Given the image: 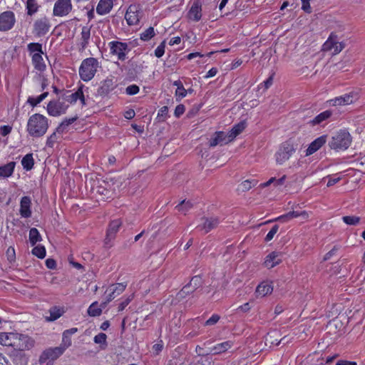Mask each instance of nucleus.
Instances as JSON below:
<instances>
[{
	"instance_id": "nucleus-1",
	"label": "nucleus",
	"mask_w": 365,
	"mask_h": 365,
	"mask_svg": "<svg viewBox=\"0 0 365 365\" xmlns=\"http://www.w3.org/2000/svg\"><path fill=\"white\" fill-rule=\"evenodd\" d=\"M301 147L302 143L299 138H290L283 142L275 154L277 163L282 165Z\"/></svg>"
},
{
	"instance_id": "nucleus-2",
	"label": "nucleus",
	"mask_w": 365,
	"mask_h": 365,
	"mask_svg": "<svg viewBox=\"0 0 365 365\" xmlns=\"http://www.w3.org/2000/svg\"><path fill=\"white\" fill-rule=\"evenodd\" d=\"M48 128V118L39 113L32 115L27 123V132L34 138H39L46 133Z\"/></svg>"
},
{
	"instance_id": "nucleus-3",
	"label": "nucleus",
	"mask_w": 365,
	"mask_h": 365,
	"mask_svg": "<svg viewBox=\"0 0 365 365\" xmlns=\"http://www.w3.org/2000/svg\"><path fill=\"white\" fill-rule=\"evenodd\" d=\"M120 186V182L111 178H107L102 184L96 187V192L101 197L100 200H106L113 198L117 191H119Z\"/></svg>"
},
{
	"instance_id": "nucleus-4",
	"label": "nucleus",
	"mask_w": 365,
	"mask_h": 365,
	"mask_svg": "<svg viewBox=\"0 0 365 365\" xmlns=\"http://www.w3.org/2000/svg\"><path fill=\"white\" fill-rule=\"evenodd\" d=\"M99 67L98 61L93 57L84 59L79 67V76L83 81H91L96 75Z\"/></svg>"
},
{
	"instance_id": "nucleus-5",
	"label": "nucleus",
	"mask_w": 365,
	"mask_h": 365,
	"mask_svg": "<svg viewBox=\"0 0 365 365\" xmlns=\"http://www.w3.org/2000/svg\"><path fill=\"white\" fill-rule=\"evenodd\" d=\"M351 140V136L348 131L341 130L331 137L329 146L336 151L344 150L350 146Z\"/></svg>"
},
{
	"instance_id": "nucleus-6",
	"label": "nucleus",
	"mask_w": 365,
	"mask_h": 365,
	"mask_svg": "<svg viewBox=\"0 0 365 365\" xmlns=\"http://www.w3.org/2000/svg\"><path fill=\"white\" fill-rule=\"evenodd\" d=\"M66 102L63 94L58 99L51 101L47 105L48 113L51 116H59L66 113L69 106Z\"/></svg>"
},
{
	"instance_id": "nucleus-7",
	"label": "nucleus",
	"mask_w": 365,
	"mask_h": 365,
	"mask_svg": "<svg viewBox=\"0 0 365 365\" xmlns=\"http://www.w3.org/2000/svg\"><path fill=\"white\" fill-rule=\"evenodd\" d=\"M88 88L81 84L76 92L70 93L69 91H66L62 94L63 95V99H66V102L73 104L79 100L82 106H86V102L84 93H88Z\"/></svg>"
},
{
	"instance_id": "nucleus-8",
	"label": "nucleus",
	"mask_w": 365,
	"mask_h": 365,
	"mask_svg": "<svg viewBox=\"0 0 365 365\" xmlns=\"http://www.w3.org/2000/svg\"><path fill=\"white\" fill-rule=\"evenodd\" d=\"M344 48V43L339 42L337 40V36L331 34L328 39L322 46V51H331L332 55H336L340 53Z\"/></svg>"
},
{
	"instance_id": "nucleus-9",
	"label": "nucleus",
	"mask_w": 365,
	"mask_h": 365,
	"mask_svg": "<svg viewBox=\"0 0 365 365\" xmlns=\"http://www.w3.org/2000/svg\"><path fill=\"white\" fill-rule=\"evenodd\" d=\"M108 45L111 54L117 56L120 61L125 60L126 54L130 51L128 43L114 41L110 42Z\"/></svg>"
},
{
	"instance_id": "nucleus-10",
	"label": "nucleus",
	"mask_w": 365,
	"mask_h": 365,
	"mask_svg": "<svg viewBox=\"0 0 365 365\" xmlns=\"http://www.w3.org/2000/svg\"><path fill=\"white\" fill-rule=\"evenodd\" d=\"M73 9L71 0H57L53 6V15L63 17L71 13Z\"/></svg>"
},
{
	"instance_id": "nucleus-11",
	"label": "nucleus",
	"mask_w": 365,
	"mask_h": 365,
	"mask_svg": "<svg viewBox=\"0 0 365 365\" xmlns=\"http://www.w3.org/2000/svg\"><path fill=\"white\" fill-rule=\"evenodd\" d=\"M16 22L15 15L13 11H6L0 14V31L11 30Z\"/></svg>"
},
{
	"instance_id": "nucleus-12",
	"label": "nucleus",
	"mask_w": 365,
	"mask_h": 365,
	"mask_svg": "<svg viewBox=\"0 0 365 365\" xmlns=\"http://www.w3.org/2000/svg\"><path fill=\"white\" fill-rule=\"evenodd\" d=\"M63 347H53L46 349L39 357V363L43 364L47 360L54 361L63 354Z\"/></svg>"
},
{
	"instance_id": "nucleus-13",
	"label": "nucleus",
	"mask_w": 365,
	"mask_h": 365,
	"mask_svg": "<svg viewBox=\"0 0 365 365\" xmlns=\"http://www.w3.org/2000/svg\"><path fill=\"white\" fill-rule=\"evenodd\" d=\"M115 88L114 78L113 76L107 77L105 80L101 82L100 86L97 90V94L100 96L104 97L107 96L110 91Z\"/></svg>"
},
{
	"instance_id": "nucleus-14",
	"label": "nucleus",
	"mask_w": 365,
	"mask_h": 365,
	"mask_svg": "<svg viewBox=\"0 0 365 365\" xmlns=\"http://www.w3.org/2000/svg\"><path fill=\"white\" fill-rule=\"evenodd\" d=\"M51 25L47 18L39 19L34 22V31L35 34L38 36H43L47 34L50 29Z\"/></svg>"
},
{
	"instance_id": "nucleus-15",
	"label": "nucleus",
	"mask_w": 365,
	"mask_h": 365,
	"mask_svg": "<svg viewBox=\"0 0 365 365\" xmlns=\"http://www.w3.org/2000/svg\"><path fill=\"white\" fill-rule=\"evenodd\" d=\"M121 225L122 222L120 219L114 220L110 222L105 238V244L106 245H109V243L115 237V235L118 232Z\"/></svg>"
},
{
	"instance_id": "nucleus-16",
	"label": "nucleus",
	"mask_w": 365,
	"mask_h": 365,
	"mask_svg": "<svg viewBox=\"0 0 365 365\" xmlns=\"http://www.w3.org/2000/svg\"><path fill=\"white\" fill-rule=\"evenodd\" d=\"M356 100V94L351 92L345 93L343 96H340L334 98L329 101L331 105L334 106H345L353 103Z\"/></svg>"
},
{
	"instance_id": "nucleus-17",
	"label": "nucleus",
	"mask_w": 365,
	"mask_h": 365,
	"mask_svg": "<svg viewBox=\"0 0 365 365\" xmlns=\"http://www.w3.org/2000/svg\"><path fill=\"white\" fill-rule=\"evenodd\" d=\"M283 256L284 255L281 252H272L266 257L264 264L268 269L273 268L282 262Z\"/></svg>"
},
{
	"instance_id": "nucleus-18",
	"label": "nucleus",
	"mask_w": 365,
	"mask_h": 365,
	"mask_svg": "<svg viewBox=\"0 0 365 365\" xmlns=\"http://www.w3.org/2000/svg\"><path fill=\"white\" fill-rule=\"evenodd\" d=\"M125 18L129 25L138 24L140 21L138 6L136 5H130L127 9Z\"/></svg>"
},
{
	"instance_id": "nucleus-19",
	"label": "nucleus",
	"mask_w": 365,
	"mask_h": 365,
	"mask_svg": "<svg viewBox=\"0 0 365 365\" xmlns=\"http://www.w3.org/2000/svg\"><path fill=\"white\" fill-rule=\"evenodd\" d=\"M203 220V223L198 225L197 227L201 230H204L205 233H208L212 230L217 228L220 222L217 217H205Z\"/></svg>"
},
{
	"instance_id": "nucleus-20",
	"label": "nucleus",
	"mask_w": 365,
	"mask_h": 365,
	"mask_svg": "<svg viewBox=\"0 0 365 365\" xmlns=\"http://www.w3.org/2000/svg\"><path fill=\"white\" fill-rule=\"evenodd\" d=\"M127 287V284L125 283H117L115 284H113L109 287V293L106 297V303H108L114 299L116 297L120 295L121 293L124 292Z\"/></svg>"
},
{
	"instance_id": "nucleus-21",
	"label": "nucleus",
	"mask_w": 365,
	"mask_h": 365,
	"mask_svg": "<svg viewBox=\"0 0 365 365\" xmlns=\"http://www.w3.org/2000/svg\"><path fill=\"white\" fill-rule=\"evenodd\" d=\"M327 142V135H322L312 141L305 151V155L309 156L320 149Z\"/></svg>"
},
{
	"instance_id": "nucleus-22",
	"label": "nucleus",
	"mask_w": 365,
	"mask_h": 365,
	"mask_svg": "<svg viewBox=\"0 0 365 365\" xmlns=\"http://www.w3.org/2000/svg\"><path fill=\"white\" fill-rule=\"evenodd\" d=\"M231 142L228 140V134L223 131L215 132L214 136L210 138L209 143L210 147H215L217 145H224Z\"/></svg>"
},
{
	"instance_id": "nucleus-23",
	"label": "nucleus",
	"mask_w": 365,
	"mask_h": 365,
	"mask_svg": "<svg viewBox=\"0 0 365 365\" xmlns=\"http://www.w3.org/2000/svg\"><path fill=\"white\" fill-rule=\"evenodd\" d=\"M91 38V28L89 26H83L79 38V51H84L89 44Z\"/></svg>"
},
{
	"instance_id": "nucleus-24",
	"label": "nucleus",
	"mask_w": 365,
	"mask_h": 365,
	"mask_svg": "<svg viewBox=\"0 0 365 365\" xmlns=\"http://www.w3.org/2000/svg\"><path fill=\"white\" fill-rule=\"evenodd\" d=\"M31 201L29 197L24 196L20 202V214L22 217L29 218L31 216Z\"/></svg>"
},
{
	"instance_id": "nucleus-25",
	"label": "nucleus",
	"mask_w": 365,
	"mask_h": 365,
	"mask_svg": "<svg viewBox=\"0 0 365 365\" xmlns=\"http://www.w3.org/2000/svg\"><path fill=\"white\" fill-rule=\"evenodd\" d=\"M202 5L199 1L193 2L189 12L188 18L195 21H198L202 17Z\"/></svg>"
},
{
	"instance_id": "nucleus-26",
	"label": "nucleus",
	"mask_w": 365,
	"mask_h": 365,
	"mask_svg": "<svg viewBox=\"0 0 365 365\" xmlns=\"http://www.w3.org/2000/svg\"><path fill=\"white\" fill-rule=\"evenodd\" d=\"M272 291L273 287L271 285V283L268 282H263L257 287L255 295L257 297H263L271 294Z\"/></svg>"
},
{
	"instance_id": "nucleus-27",
	"label": "nucleus",
	"mask_w": 365,
	"mask_h": 365,
	"mask_svg": "<svg viewBox=\"0 0 365 365\" xmlns=\"http://www.w3.org/2000/svg\"><path fill=\"white\" fill-rule=\"evenodd\" d=\"M43 54L34 53L31 56V61L34 68L40 72L46 70V66L43 61Z\"/></svg>"
},
{
	"instance_id": "nucleus-28",
	"label": "nucleus",
	"mask_w": 365,
	"mask_h": 365,
	"mask_svg": "<svg viewBox=\"0 0 365 365\" xmlns=\"http://www.w3.org/2000/svg\"><path fill=\"white\" fill-rule=\"evenodd\" d=\"M233 346V342L231 341H226L214 346L210 349V353L212 354H220L225 352Z\"/></svg>"
},
{
	"instance_id": "nucleus-29",
	"label": "nucleus",
	"mask_w": 365,
	"mask_h": 365,
	"mask_svg": "<svg viewBox=\"0 0 365 365\" xmlns=\"http://www.w3.org/2000/svg\"><path fill=\"white\" fill-rule=\"evenodd\" d=\"M112 7V0H100L96 7V12L100 15H104L109 13Z\"/></svg>"
},
{
	"instance_id": "nucleus-30",
	"label": "nucleus",
	"mask_w": 365,
	"mask_h": 365,
	"mask_svg": "<svg viewBox=\"0 0 365 365\" xmlns=\"http://www.w3.org/2000/svg\"><path fill=\"white\" fill-rule=\"evenodd\" d=\"M50 315L45 317L46 322H53L60 318L64 313L63 308L58 307H52L49 309Z\"/></svg>"
},
{
	"instance_id": "nucleus-31",
	"label": "nucleus",
	"mask_w": 365,
	"mask_h": 365,
	"mask_svg": "<svg viewBox=\"0 0 365 365\" xmlns=\"http://www.w3.org/2000/svg\"><path fill=\"white\" fill-rule=\"evenodd\" d=\"M332 115V112L331 110H325L319 115H317L315 118H314L312 120L309 121V124L314 126L316 125H319L324 120L329 118Z\"/></svg>"
},
{
	"instance_id": "nucleus-32",
	"label": "nucleus",
	"mask_w": 365,
	"mask_h": 365,
	"mask_svg": "<svg viewBox=\"0 0 365 365\" xmlns=\"http://www.w3.org/2000/svg\"><path fill=\"white\" fill-rule=\"evenodd\" d=\"M246 123L245 122H240L233 126V128L229 131L228 140L232 141L239 134H240L245 128Z\"/></svg>"
},
{
	"instance_id": "nucleus-33",
	"label": "nucleus",
	"mask_w": 365,
	"mask_h": 365,
	"mask_svg": "<svg viewBox=\"0 0 365 365\" xmlns=\"http://www.w3.org/2000/svg\"><path fill=\"white\" fill-rule=\"evenodd\" d=\"M20 344L18 346L20 350L29 349L34 346V341L28 336L21 335Z\"/></svg>"
},
{
	"instance_id": "nucleus-34",
	"label": "nucleus",
	"mask_w": 365,
	"mask_h": 365,
	"mask_svg": "<svg viewBox=\"0 0 365 365\" xmlns=\"http://www.w3.org/2000/svg\"><path fill=\"white\" fill-rule=\"evenodd\" d=\"M13 362L15 365H26L29 359L24 353L16 351L12 355Z\"/></svg>"
},
{
	"instance_id": "nucleus-35",
	"label": "nucleus",
	"mask_w": 365,
	"mask_h": 365,
	"mask_svg": "<svg viewBox=\"0 0 365 365\" xmlns=\"http://www.w3.org/2000/svg\"><path fill=\"white\" fill-rule=\"evenodd\" d=\"M15 167L14 162H10L6 165L0 167V176L4 178H8L13 174Z\"/></svg>"
},
{
	"instance_id": "nucleus-36",
	"label": "nucleus",
	"mask_w": 365,
	"mask_h": 365,
	"mask_svg": "<svg viewBox=\"0 0 365 365\" xmlns=\"http://www.w3.org/2000/svg\"><path fill=\"white\" fill-rule=\"evenodd\" d=\"M21 165L26 170H31L34 165V160L32 153L26 154L21 160Z\"/></svg>"
},
{
	"instance_id": "nucleus-37",
	"label": "nucleus",
	"mask_w": 365,
	"mask_h": 365,
	"mask_svg": "<svg viewBox=\"0 0 365 365\" xmlns=\"http://www.w3.org/2000/svg\"><path fill=\"white\" fill-rule=\"evenodd\" d=\"M78 118V117L76 115L73 118L64 119L56 128V132L58 133H63L67 129L68 126L73 123Z\"/></svg>"
},
{
	"instance_id": "nucleus-38",
	"label": "nucleus",
	"mask_w": 365,
	"mask_h": 365,
	"mask_svg": "<svg viewBox=\"0 0 365 365\" xmlns=\"http://www.w3.org/2000/svg\"><path fill=\"white\" fill-rule=\"evenodd\" d=\"M39 6L37 0H27L26 1V9L27 14L29 16H32L36 13L38 10Z\"/></svg>"
},
{
	"instance_id": "nucleus-39",
	"label": "nucleus",
	"mask_w": 365,
	"mask_h": 365,
	"mask_svg": "<svg viewBox=\"0 0 365 365\" xmlns=\"http://www.w3.org/2000/svg\"><path fill=\"white\" fill-rule=\"evenodd\" d=\"M41 240V235L38 230L33 227L29 230V241L31 245H36L38 242Z\"/></svg>"
},
{
	"instance_id": "nucleus-40",
	"label": "nucleus",
	"mask_w": 365,
	"mask_h": 365,
	"mask_svg": "<svg viewBox=\"0 0 365 365\" xmlns=\"http://www.w3.org/2000/svg\"><path fill=\"white\" fill-rule=\"evenodd\" d=\"M193 207L192 203L190 201L182 200L181 201L175 208L178 212H180L185 215Z\"/></svg>"
},
{
	"instance_id": "nucleus-41",
	"label": "nucleus",
	"mask_w": 365,
	"mask_h": 365,
	"mask_svg": "<svg viewBox=\"0 0 365 365\" xmlns=\"http://www.w3.org/2000/svg\"><path fill=\"white\" fill-rule=\"evenodd\" d=\"M27 49L32 56L34 53L43 54L42 51V44L39 43H30L27 45Z\"/></svg>"
},
{
	"instance_id": "nucleus-42",
	"label": "nucleus",
	"mask_w": 365,
	"mask_h": 365,
	"mask_svg": "<svg viewBox=\"0 0 365 365\" xmlns=\"http://www.w3.org/2000/svg\"><path fill=\"white\" fill-rule=\"evenodd\" d=\"M300 216V212L298 211H291L288 213L281 215L276 218L275 221H281V222H287L290 220L292 218L298 217Z\"/></svg>"
},
{
	"instance_id": "nucleus-43",
	"label": "nucleus",
	"mask_w": 365,
	"mask_h": 365,
	"mask_svg": "<svg viewBox=\"0 0 365 365\" xmlns=\"http://www.w3.org/2000/svg\"><path fill=\"white\" fill-rule=\"evenodd\" d=\"M342 220L348 225L356 226L359 224L361 217L355 215H347L342 217Z\"/></svg>"
},
{
	"instance_id": "nucleus-44",
	"label": "nucleus",
	"mask_w": 365,
	"mask_h": 365,
	"mask_svg": "<svg viewBox=\"0 0 365 365\" xmlns=\"http://www.w3.org/2000/svg\"><path fill=\"white\" fill-rule=\"evenodd\" d=\"M102 313L101 308L98 307V302H93L92 303L88 309V314L91 317H98L100 316Z\"/></svg>"
},
{
	"instance_id": "nucleus-45",
	"label": "nucleus",
	"mask_w": 365,
	"mask_h": 365,
	"mask_svg": "<svg viewBox=\"0 0 365 365\" xmlns=\"http://www.w3.org/2000/svg\"><path fill=\"white\" fill-rule=\"evenodd\" d=\"M155 35V30L153 27L150 26L140 34V39L144 41H147L151 39Z\"/></svg>"
},
{
	"instance_id": "nucleus-46",
	"label": "nucleus",
	"mask_w": 365,
	"mask_h": 365,
	"mask_svg": "<svg viewBox=\"0 0 365 365\" xmlns=\"http://www.w3.org/2000/svg\"><path fill=\"white\" fill-rule=\"evenodd\" d=\"M195 290L190 287V284H187L185 285L181 290L178 293L177 296L179 299H183L187 295L192 293Z\"/></svg>"
},
{
	"instance_id": "nucleus-47",
	"label": "nucleus",
	"mask_w": 365,
	"mask_h": 365,
	"mask_svg": "<svg viewBox=\"0 0 365 365\" xmlns=\"http://www.w3.org/2000/svg\"><path fill=\"white\" fill-rule=\"evenodd\" d=\"M107 336L104 333H99L98 334L94 336L93 341L96 344L103 345L102 347L104 349L107 346L106 341Z\"/></svg>"
},
{
	"instance_id": "nucleus-48",
	"label": "nucleus",
	"mask_w": 365,
	"mask_h": 365,
	"mask_svg": "<svg viewBox=\"0 0 365 365\" xmlns=\"http://www.w3.org/2000/svg\"><path fill=\"white\" fill-rule=\"evenodd\" d=\"M190 287L195 291L202 284V280L200 275H195L192 277L188 283Z\"/></svg>"
},
{
	"instance_id": "nucleus-49",
	"label": "nucleus",
	"mask_w": 365,
	"mask_h": 365,
	"mask_svg": "<svg viewBox=\"0 0 365 365\" xmlns=\"http://www.w3.org/2000/svg\"><path fill=\"white\" fill-rule=\"evenodd\" d=\"M32 254L40 259H43L46 256V249L43 246H36L32 250Z\"/></svg>"
},
{
	"instance_id": "nucleus-50",
	"label": "nucleus",
	"mask_w": 365,
	"mask_h": 365,
	"mask_svg": "<svg viewBox=\"0 0 365 365\" xmlns=\"http://www.w3.org/2000/svg\"><path fill=\"white\" fill-rule=\"evenodd\" d=\"M70 336H71L65 334V333L63 332L62 343L59 347H63V351H65V350L71 345V339Z\"/></svg>"
},
{
	"instance_id": "nucleus-51",
	"label": "nucleus",
	"mask_w": 365,
	"mask_h": 365,
	"mask_svg": "<svg viewBox=\"0 0 365 365\" xmlns=\"http://www.w3.org/2000/svg\"><path fill=\"white\" fill-rule=\"evenodd\" d=\"M253 181L249 180L243 181L238 187V190L242 192H246L252 188L253 186Z\"/></svg>"
},
{
	"instance_id": "nucleus-52",
	"label": "nucleus",
	"mask_w": 365,
	"mask_h": 365,
	"mask_svg": "<svg viewBox=\"0 0 365 365\" xmlns=\"http://www.w3.org/2000/svg\"><path fill=\"white\" fill-rule=\"evenodd\" d=\"M279 227L278 225H274L266 235L264 241L267 242L271 241L274 238V236L276 235V233L278 232Z\"/></svg>"
},
{
	"instance_id": "nucleus-53",
	"label": "nucleus",
	"mask_w": 365,
	"mask_h": 365,
	"mask_svg": "<svg viewBox=\"0 0 365 365\" xmlns=\"http://www.w3.org/2000/svg\"><path fill=\"white\" fill-rule=\"evenodd\" d=\"M134 297V294H131L128 297H127L123 301H122L118 306V312H122L128 304L129 303L133 300Z\"/></svg>"
},
{
	"instance_id": "nucleus-54",
	"label": "nucleus",
	"mask_w": 365,
	"mask_h": 365,
	"mask_svg": "<svg viewBox=\"0 0 365 365\" xmlns=\"http://www.w3.org/2000/svg\"><path fill=\"white\" fill-rule=\"evenodd\" d=\"M56 130L53 132L49 137H48L46 140V145L49 148H53L55 143L57 140V133Z\"/></svg>"
},
{
	"instance_id": "nucleus-55",
	"label": "nucleus",
	"mask_w": 365,
	"mask_h": 365,
	"mask_svg": "<svg viewBox=\"0 0 365 365\" xmlns=\"http://www.w3.org/2000/svg\"><path fill=\"white\" fill-rule=\"evenodd\" d=\"M165 43L163 41L155 50V55L158 58H160L165 53Z\"/></svg>"
},
{
	"instance_id": "nucleus-56",
	"label": "nucleus",
	"mask_w": 365,
	"mask_h": 365,
	"mask_svg": "<svg viewBox=\"0 0 365 365\" xmlns=\"http://www.w3.org/2000/svg\"><path fill=\"white\" fill-rule=\"evenodd\" d=\"M140 89L139 87L137 85L133 84L130 86H128L125 89V93L128 95L132 96L137 94L139 92Z\"/></svg>"
},
{
	"instance_id": "nucleus-57",
	"label": "nucleus",
	"mask_w": 365,
	"mask_h": 365,
	"mask_svg": "<svg viewBox=\"0 0 365 365\" xmlns=\"http://www.w3.org/2000/svg\"><path fill=\"white\" fill-rule=\"evenodd\" d=\"M220 319L218 314H212L205 322V326H212L215 324Z\"/></svg>"
},
{
	"instance_id": "nucleus-58",
	"label": "nucleus",
	"mask_w": 365,
	"mask_h": 365,
	"mask_svg": "<svg viewBox=\"0 0 365 365\" xmlns=\"http://www.w3.org/2000/svg\"><path fill=\"white\" fill-rule=\"evenodd\" d=\"M168 108L167 106H163L158 111V118L160 120H164L168 116Z\"/></svg>"
},
{
	"instance_id": "nucleus-59",
	"label": "nucleus",
	"mask_w": 365,
	"mask_h": 365,
	"mask_svg": "<svg viewBox=\"0 0 365 365\" xmlns=\"http://www.w3.org/2000/svg\"><path fill=\"white\" fill-rule=\"evenodd\" d=\"M187 95V91L183 87V86H180V88H177L175 91V96L177 98H179L180 99L185 97Z\"/></svg>"
},
{
	"instance_id": "nucleus-60",
	"label": "nucleus",
	"mask_w": 365,
	"mask_h": 365,
	"mask_svg": "<svg viewBox=\"0 0 365 365\" xmlns=\"http://www.w3.org/2000/svg\"><path fill=\"white\" fill-rule=\"evenodd\" d=\"M9 336L6 333L1 332L0 333V344L5 346L11 345L9 342Z\"/></svg>"
},
{
	"instance_id": "nucleus-61",
	"label": "nucleus",
	"mask_w": 365,
	"mask_h": 365,
	"mask_svg": "<svg viewBox=\"0 0 365 365\" xmlns=\"http://www.w3.org/2000/svg\"><path fill=\"white\" fill-rule=\"evenodd\" d=\"M185 110V106L182 104H180L176 106L175 109V115L177 118H179L180 115H182Z\"/></svg>"
},
{
	"instance_id": "nucleus-62",
	"label": "nucleus",
	"mask_w": 365,
	"mask_h": 365,
	"mask_svg": "<svg viewBox=\"0 0 365 365\" xmlns=\"http://www.w3.org/2000/svg\"><path fill=\"white\" fill-rule=\"evenodd\" d=\"M41 99L40 98V96L37 97H29L28 98V103L33 107L37 106L38 103L41 102Z\"/></svg>"
},
{
	"instance_id": "nucleus-63",
	"label": "nucleus",
	"mask_w": 365,
	"mask_h": 365,
	"mask_svg": "<svg viewBox=\"0 0 365 365\" xmlns=\"http://www.w3.org/2000/svg\"><path fill=\"white\" fill-rule=\"evenodd\" d=\"M11 131V127L9 125H2L0 127V133L3 136H6Z\"/></svg>"
},
{
	"instance_id": "nucleus-64",
	"label": "nucleus",
	"mask_w": 365,
	"mask_h": 365,
	"mask_svg": "<svg viewBox=\"0 0 365 365\" xmlns=\"http://www.w3.org/2000/svg\"><path fill=\"white\" fill-rule=\"evenodd\" d=\"M46 265L48 269H53L56 267V262L53 259L48 258L46 260Z\"/></svg>"
}]
</instances>
